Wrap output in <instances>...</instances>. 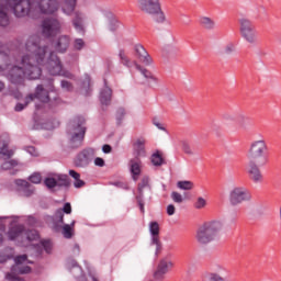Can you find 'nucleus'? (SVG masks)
<instances>
[{"label":"nucleus","instance_id":"39448f33","mask_svg":"<svg viewBox=\"0 0 281 281\" xmlns=\"http://www.w3.org/2000/svg\"><path fill=\"white\" fill-rule=\"evenodd\" d=\"M67 133L71 148H80L87 135V120L83 116H76L69 122Z\"/></svg>","mask_w":281,"mask_h":281},{"label":"nucleus","instance_id":"69168bd1","mask_svg":"<svg viewBox=\"0 0 281 281\" xmlns=\"http://www.w3.org/2000/svg\"><path fill=\"white\" fill-rule=\"evenodd\" d=\"M75 249H77V251H80V246L75 245Z\"/></svg>","mask_w":281,"mask_h":281},{"label":"nucleus","instance_id":"0e129e2a","mask_svg":"<svg viewBox=\"0 0 281 281\" xmlns=\"http://www.w3.org/2000/svg\"><path fill=\"white\" fill-rule=\"evenodd\" d=\"M2 243H3V235L0 234V245H2Z\"/></svg>","mask_w":281,"mask_h":281},{"label":"nucleus","instance_id":"6ab92c4d","mask_svg":"<svg viewBox=\"0 0 281 281\" xmlns=\"http://www.w3.org/2000/svg\"><path fill=\"white\" fill-rule=\"evenodd\" d=\"M69 45H71V37H69V35H60L53 43V46L58 54H65V52L69 49Z\"/></svg>","mask_w":281,"mask_h":281},{"label":"nucleus","instance_id":"2f4dec72","mask_svg":"<svg viewBox=\"0 0 281 281\" xmlns=\"http://www.w3.org/2000/svg\"><path fill=\"white\" fill-rule=\"evenodd\" d=\"M55 179H56V184L59 187V188H67L69 187V176L67 175H57L55 176Z\"/></svg>","mask_w":281,"mask_h":281},{"label":"nucleus","instance_id":"79ce46f5","mask_svg":"<svg viewBox=\"0 0 281 281\" xmlns=\"http://www.w3.org/2000/svg\"><path fill=\"white\" fill-rule=\"evenodd\" d=\"M44 183L49 190H52V188H56V176L54 178H46Z\"/></svg>","mask_w":281,"mask_h":281},{"label":"nucleus","instance_id":"c9c22d12","mask_svg":"<svg viewBox=\"0 0 281 281\" xmlns=\"http://www.w3.org/2000/svg\"><path fill=\"white\" fill-rule=\"evenodd\" d=\"M206 206H207V200L202 196L196 198L195 202L193 203V207L195 210H203Z\"/></svg>","mask_w":281,"mask_h":281},{"label":"nucleus","instance_id":"a211bd4d","mask_svg":"<svg viewBox=\"0 0 281 281\" xmlns=\"http://www.w3.org/2000/svg\"><path fill=\"white\" fill-rule=\"evenodd\" d=\"M135 57L146 67H150L153 64V57L148 54V50L142 44H136L134 46Z\"/></svg>","mask_w":281,"mask_h":281},{"label":"nucleus","instance_id":"5701e85b","mask_svg":"<svg viewBox=\"0 0 281 281\" xmlns=\"http://www.w3.org/2000/svg\"><path fill=\"white\" fill-rule=\"evenodd\" d=\"M130 172L133 181H137L139 179V175H142V159L132 158L130 160Z\"/></svg>","mask_w":281,"mask_h":281},{"label":"nucleus","instance_id":"a878e982","mask_svg":"<svg viewBox=\"0 0 281 281\" xmlns=\"http://www.w3.org/2000/svg\"><path fill=\"white\" fill-rule=\"evenodd\" d=\"M112 93H113V91L109 87H105L103 90H101V92H100L101 104L109 106V104H111Z\"/></svg>","mask_w":281,"mask_h":281},{"label":"nucleus","instance_id":"3c124183","mask_svg":"<svg viewBox=\"0 0 281 281\" xmlns=\"http://www.w3.org/2000/svg\"><path fill=\"white\" fill-rule=\"evenodd\" d=\"M117 27H120V21L112 20L110 23V31L115 32V30H117Z\"/></svg>","mask_w":281,"mask_h":281},{"label":"nucleus","instance_id":"4d7b16f0","mask_svg":"<svg viewBox=\"0 0 281 281\" xmlns=\"http://www.w3.org/2000/svg\"><path fill=\"white\" fill-rule=\"evenodd\" d=\"M137 203H138L142 214H144V200H142V195L137 196Z\"/></svg>","mask_w":281,"mask_h":281},{"label":"nucleus","instance_id":"6e6d98bb","mask_svg":"<svg viewBox=\"0 0 281 281\" xmlns=\"http://www.w3.org/2000/svg\"><path fill=\"white\" fill-rule=\"evenodd\" d=\"M183 153H186V155H194L192 147H190V145H188V144L183 145Z\"/></svg>","mask_w":281,"mask_h":281},{"label":"nucleus","instance_id":"4be33fe9","mask_svg":"<svg viewBox=\"0 0 281 281\" xmlns=\"http://www.w3.org/2000/svg\"><path fill=\"white\" fill-rule=\"evenodd\" d=\"M133 155L134 158L146 157V138H137L133 143Z\"/></svg>","mask_w":281,"mask_h":281},{"label":"nucleus","instance_id":"473e14b6","mask_svg":"<svg viewBox=\"0 0 281 281\" xmlns=\"http://www.w3.org/2000/svg\"><path fill=\"white\" fill-rule=\"evenodd\" d=\"M151 164L154 166H164L166 161L164 160V156L159 151H156L151 155Z\"/></svg>","mask_w":281,"mask_h":281},{"label":"nucleus","instance_id":"e433bc0d","mask_svg":"<svg viewBox=\"0 0 281 281\" xmlns=\"http://www.w3.org/2000/svg\"><path fill=\"white\" fill-rule=\"evenodd\" d=\"M8 144L9 142H4L2 147L0 148V155H3L4 157H12V155H14V150L12 149H8Z\"/></svg>","mask_w":281,"mask_h":281},{"label":"nucleus","instance_id":"7c9ffc66","mask_svg":"<svg viewBox=\"0 0 281 281\" xmlns=\"http://www.w3.org/2000/svg\"><path fill=\"white\" fill-rule=\"evenodd\" d=\"M76 225V221H72L71 224H65L63 226V236L64 238H71L74 236V227Z\"/></svg>","mask_w":281,"mask_h":281},{"label":"nucleus","instance_id":"de8ad7c7","mask_svg":"<svg viewBox=\"0 0 281 281\" xmlns=\"http://www.w3.org/2000/svg\"><path fill=\"white\" fill-rule=\"evenodd\" d=\"M234 52H236V46L234 44H227L224 48V54L228 55L229 54H234Z\"/></svg>","mask_w":281,"mask_h":281},{"label":"nucleus","instance_id":"603ef678","mask_svg":"<svg viewBox=\"0 0 281 281\" xmlns=\"http://www.w3.org/2000/svg\"><path fill=\"white\" fill-rule=\"evenodd\" d=\"M63 214H71V203L67 202L61 209Z\"/></svg>","mask_w":281,"mask_h":281},{"label":"nucleus","instance_id":"c85d7f7f","mask_svg":"<svg viewBox=\"0 0 281 281\" xmlns=\"http://www.w3.org/2000/svg\"><path fill=\"white\" fill-rule=\"evenodd\" d=\"M38 238H41V236L36 229L25 231L24 228L23 243H25V240L32 243V240H38Z\"/></svg>","mask_w":281,"mask_h":281},{"label":"nucleus","instance_id":"0eeeda50","mask_svg":"<svg viewBox=\"0 0 281 281\" xmlns=\"http://www.w3.org/2000/svg\"><path fill=\"white\" fill-rule=\"evenodd\" d=\"M267 153H269V146L266 139L254 140L248 149V159L256 161L258 166H267Z\"/></svg>","mask_w":281,"mask_h":281},{"label":"nucleus","instance_id":"49530a36","mask_svg":"<svg viewBox=\"0 0 281 281\" xmlns=\"http://www.w3.org/2000/svg\"><path fill=\"white\" fill-rule=\"evenodd\" d=\"M29 179H30L31 183H41V181H42L41 173H38V172L33 173Z\"/></svg>","mask_w":281,"mask_h":281},{"label":"nucleus","instance_id":"052dcab7","mask_svg":"<svg viewBox=\"0 0 281 281\" xmlns=\"http://www.w3.org/2000/svg\"><path fill=\"white\" fill-rule=\"evenodd\" d=\"M155 126H157V128H159L160 131H165L164 125H161V123H155Z\"/></svg>","mask_w":281,"mask_h":281},{"label":"nucleus","instance_id":"f8f14e48","mask_svg":"<svg viewBox=\"0 0 281 281\" xmlns=\"http://www.w3.org/2000/svg\"><path fill=\"white\" fill-rule=\"evenodd\" d=\"M251 191L245 187H234L228 195L231 205H240L251 201Z\"/></svg>","mask_w":281,"mask_h":281},{"label":"nucleus","instance_id":"f257e3e1","mask_svg":"<svg viewBox=\"0 0 281 281\" xmlns=\"http://www.w3.org/2000/svg\"><path fill=\"white\" fill-rule=\"evenodd\" d=\"M7 47L0 44V74H3L12 85H23L25 78L38 80L43 69H47L50 76H64L74 78L71 72L63 69L60 58L54 52H49V46L43 44L38 35H31L25 43V54L14 65L8 64L10 55L5 53Z\"/></svg>","mask_w":281,"mask_h":281},{"label":"nucleus","instance_id":"dca6fc26","mask_svg":"<svg viewBox=\"0 0 281 281\" xmlns=\"http://www.w3.org/2000/svg\"><path fill=\"white\" fill-rule=\"evenodd\" d=\"M258 166L260 165L257 161L249 160L246 167L247 175L254 183H261L262 181V172Z\"/></svg>","mask_w":281,"mask_h":281},{"label":"nucleus","instance_id":"f3484780","mask_svg":"<svg viewBox=\"0 0 281 281\" xmlns=\"http://www.w3.org/2000/svg\"><path fill=\"white\" fill-rule=\"evenodd\" d=\"M172 267H175V265L170 261V259H161L154 272V278L156 280H164V278H166V273H168Z\"/></svg>","mask_w":281,"mask_h":281},{"label":"nucleus","instance_id":"cd10ccee","mask_svg":"<svg viewBox=\"0 0 281 281\" xmlns=\"http://www.w3.org/2000/svg\"><path fill=\"white\" fill-rule=\"evenodd\" d=\"M200 25L204 29V30H215L216 29V22L207 16H203L200 19Z\"/></svg>","mask_w":281,"mask_h":281},{"label":"nucleus","instance_id":"aec40b11","mask_svg":"<svg viewBox=\"0 0 281 281\" xmlns=\"http://www.w3.org/2000/svg\"><path fill=\"white\" fill-rule=\"evenodd\" d=\"M149 232L151 234V245H156V254L161 250V241L159 240V223L150 222Z\"/></svg>","mask_w":281,"mask_h":281},{"label":"nucleus","instance_id":"864d4df0","mask_svg":"<svg viewBox=\"0 0 281 281\" xmlns=\"http://www.w3.org/2000/svg\"><path fill=\"white\" fill-rule=\"evenodd\" d=\"M94 166H98L99 168H104V159L100 157L94 158Z\"/></svg>","mask_w":281,"mask_h":281},{"label":"nucleus","instance_id":"c756f323","mask_svg":"<svg viewBox=\"0 0 281 281\" xmlns=\"http://www.w3.org/2000/svg\"><path fill=\"white\" fill-rule=\"evenodd\" d=\"M69 177H71L72 179H75L74 182V187L75 188H83L85 186V180L80 179V173H78V171L70 169L68 172Z\"/></svg>","mask_w":281,"mask_h":281},{"label":"nucleus","instance_id":"412c9836","mask_svg":"<svg viewBox=\"0 0 281 281\" xmlns=\"http://www.w3.org/2000/svg\"><path fill=\"white\" fill-rule=\"evenodd\" d=\"M25 226L14 225L8 231L9 240H18V243H23Z\"/></svg>","mask_w":281,"mask_h":281},{"label":"nucleus","instance_id":"72a5a7b5","mask_svg":"<svg viewBox=\"0 0 281 281\" xmlns=\"http://www.w3.org/2000/svg\"><path fill=\"white\" fill-rule=\"evenodd\" d=\"M177 188H179V190H193L194 182L189 181V180L178 181Z\"/></svg>","mask_w":281,"mask_h":281},{"label":"nucleus","instance_id":"a18cd8bd","mask_svg":"<svg viewBox=\"0 0 281 281\" xmlns=\"http://www.w3.org/2000/svg\"><path fill=\"white\" fill-rule=\"evenodd\" d=\"M74 47L75 49H78V50L82 49L85 47V40L76 38L74 43Z\"/></svg>","mask_w":281,"mask_h":281},{"label":"nucleus","instance_id":"bf43d9fd","mask_svg":"<svg viewBox=\"0 0 281 281\" xmlns=\"http://www.w3.org/2000/svg\"><path fill=\"white\" fill-rule=\"evenodd\" d=\"M223 120H226V121L233 120L232 114H224Z\"/></svg>","mask_w":281,"mask_h":281},{"label":"nucleus","instance_id":"f704fd0d","mask_svg":"<svg viewBox=\"0 0 281 281\" xmlns=\"http://www.w3.org/2000/svg\"><path fill=\"white\" fill-rule=\"evenodd\" d=\"M70 265V272L72 273V276H75V278H80V276H82V268H80V266H78V262H76L75 260H72Z\"/></svg>","mask_w":281,"mask_h":281},{"label":"nucleus","instance_id":"6e6552de","mask_svg":"<svg viewBox=\"0 0 281 281\" xmlns=\"http://www.w3.org/2000/svg\"><path fill=\"white\" fill-rule=\"evenodd\" d=\"M15 265L11 268V272L5 274L8 281H25V278L19 276H25L32 272V268L29 266H21L23 262H27V255H20L14 258Z\"/></svg>","mask_w":281,"mask_h":281},{"label":"nucleus","instance_id":"7ed1b4c3","mask_svg":"<svg viewBox=\"0 0 281 281\" xmlns=\"http://www.w3.org/2000/svg\"><path fill=\"white\" fill-rule=\"evenodd\" d=\"M30 0H0V25L8 27L10 25V18L8 10H12L13 14L19 19L30 16Z\"/></svg>","mask_w":281,"mask_h":281},{"label":"nucleus","instance_id":"c03bdc74","mask_svg":"<svg viewBox=\"0 0 281 281\" xmlns=\"http://www.w3.org/2000/svg\"><path fill=\"white\" fill-rule=\"evenodd\" d=\"M124 115H126V110H124V108H120L116 112L117 124H122V120H124Z\"/></svg>","mask_w":281,"mask_h":281},{"label":"nucleus","instance_id":"8fccbe9b","mask_svg":"<svg viewBox=\"0 0 281 281\" xmlns=\"http://www.w3.org/2000/svg\"><path fill=\"white\" fill-rule=\"evenodd\" d=\"M26 153L32 155V157H38V151L36 150V147H34V146H29L26 148Z\"/></svg>","mask_w":281,"mask_h":281},{"label":"nucleus","instance_id":"338daca9","mask_svg":"<svg viewBox=\"0 0 281 281\" xmlns=\"http://www.w3.org/2000/svg\"><path fill=\"white\" fill-rule=\"evenodd\" d=\"M49 85H53V81H52V80L49 81Z\"/></svg>","mask_w":281,"mask_h":281},{"label":"nucleus","instance_id":"37998d69","mask_svg":"<svg viewBox=\"0 0 281 281\" xmlns=\"http://www.w3.org/2000/svg\"><path fill=\"white\" fill-rule=\"evenodd\" d=\"M171 199L175 203H183V195L177 191L171 193Z\"/></svg>","mask_w":281,"mask_h":281},{"label":"nucleus","instance_id":"b1692460","mask_svg":"<svg viewBox=\"0 0 281 281\" xmlns=\"http://www.w3.org/2000/svg\"><path fill=\"white\" fill-rule=\"evenodd\" d=\"M65 213H63V209H59L55 212L54 216L52 217L53 221V229L55 232H58L63 227V224L65 223Z\"/></svg>","mask_w":281,"mask_h":281},{"label":"nucleus","instance_id":"20e7f679","mask_svg":"<svg viewBox=\"0 0 281 281\" xmlns=\"http://www.w3.org/2000/svg\"><path fill=\"white\" fill-rule=\"evenodd\" d=\"M221 229H223V222H205L196 228L194 239L198 245H210V243H214L218 238Z\"/></svg>","mask_w":281,"mask_h":281},{"label":"nucleus","instance_id":"9b49d317","mask_svg":"<svg viewBox=\"0 0 281 281\" xmlns=\"http://www.w3.org/2000/svg\"><path fill=\"white\" fill-rule=\"evenodd\" d=\"M42 36L44 38H54L57 34H60L63 30V23L58 18H46L42 21Z\"/></svg>","mask_w":281,"mask_h":281},{"label":"nucleus","instance_id":"09e8293b","mask_svg":"<svg viewBox=\"0 0 281 281\" xmlns=\"http://www.w3.org/2000/svg\"><path fill=\"white\" fill-rule=\"evenodd\" d=\"M61 89H65V91H72L74 86L71 85V82H69L67 80H63L61 81Z\"/></svg>","mask_w":281,"mask_h":281},{"label":"nucleus","instance_id":"680f3d73","mask_svg":"<svg viewBox=\"0 0 281 281\" xmlns=\"http://www.w3.org/2000/svg\"><path fill=\"white\" fill-rule=\"evenodd\" d=\"M5 89V85L3 83V81H0V92Z\"/></svg>","mask_w":281,"mask_h":281},{"label":"nucleus","instance_id":"2eb2a0df","mask_svg":"<svg viewBox=\"0 0 281 281\" xmlns=\"http://www.w3.org/2000/svg\"><path fill=\"white\" fill-rule=\"evenodd\" d=\"M93 159H95V149L86 148L77 154L74 164L76 168H87Z\"/></svg>","mask_w":281,"mask_h":281},{"label":"nucleus","instance_id":"423d86ee","mask_svg":"<svg viewBox=\"0 0 281 281\" xmlns=\"http://www.w3.org/2000/svg\"><path fill=\"white\" fill-rule=\"evenodd\" d=\"M137 8L144 14L156 16L157 23H166V13L161 9V0H138Z\"/></svg>","mask_w":281,"mask_h":281},{"label":"nucleus","instance_id":"ea45409f","mask_svg":"<svg viewBox=\"0 0 281 281\" xmlns=\"http://www.w3.org/2000/svg\"><path fill=\"white\" fill-rule=\"evenodd\" d=\"M89 87H91V77L86 75L85 80L82 82V89H85V95H89Z\"/></svg>","mask_w":281,"mask_h":281},{"label":"nucleus","instance_id":"f03ea898","mask_svg":"<svg viewBox=\"0 0 281 281\" xmlns=\"http://www.w3.org/2000/svg\"><path fill=\"white\" fill-rule=\"evenodd\" d=\"M30 5L31 10L29 14L34 12H41L42 14H55V12H58L59 8L66 16H71L74 14L72 25L75 30L80 34H85V13L76 11L78 0H61L60 2H58V0H35L33 2L30 1Z\"/></svg>","mask_w":281,"mask_h":281},{"label":"nucleus","instance_id":"e2e57ef3","mask_svg":"<svg viewBox=\"0 0 281 281\" xmlns=\"http://www.w3.org/2000/svg\"><path fill=\"white\" fill-rule=\"evenodd\" d=\"M13 95H14V98L19 99V98H21V92H14Z\"/></svg>","mask_w":281,"mask_h":281},{"label":"nucleus","instance_id":"bb28decb","mask_svg":"<svg viewBox=\"0 0 281 281\" xmlns=\"http://www.w3.org/2000/svg\"><path fill=\"white\" fill-rule=\"evenodd\" d=\"M18 186H22V194L23 196H32L34 194V186L30 184V182L25 180H20Z\"/></svg>","mask_w":281,"mask_h":281},{"label":"nucleus","instance_id":"a19ab883","mask_svg":"<svg viewBox=\"0 0 281 281\" xmlns=\"http://www.w3.org/2000/svg\"><path fill=\"white\" fill-rule=\"evenodd\" d=\"M41 245L43 247V249L46 251V254H52V240L46 239V240H42Z\"/></svg>","mask_w":281,"mask_h":281},{"label":"nucleus","instance_id":"774afa93","mask_svg":"<svg viewBox=\"0 0 281 281\" xmlns=\"http://www.w3.org/2000/svg\"><path fill=\"white\" fill-rule=\"evenodd\" d=\"M36 109H38V105H36Z\"/></svg>","mask_w":281,"mask_h":281},{"label":"nucleus","instance_id":"393cba45","mask_svg":"<svg viewBox=\"0 0 281 281\" xmlns=\"http://www.w3.org/2000/svg\"><path fill=\"white\" fill-rule=\"evenodd\" d=\"M250 124H251V120L249 119V116L243 113L237 115L236 125L238 126V128H240V131L247 130V126H249Z\"/></svg>","mask_w":281,"mask_h":281},{"label":"nucleus","instance_id":"5fc2aeb1","mask_svg":"<svg viewBox=\"0 0 281 281\" xmlns=\"http://www.w3.org/2000/svg\"><path fill=\"white\" fill-rule=\"evenodd\" d=\"M175 212H177V209L175 207V205L173 204H169L167 206V214H168V216H173Z\"/></svg>","mask_w":281,"mask_h":281},{"label":"nucleus","instance_id":"1a4fd4ad","mask_svg":"<svg viewBox=\"0 0 281 281\" xmlns=\"http://www.w3.org/2000/svg\"><path fill=\"white\" fill-rule=\"evenodd\" d=\"M239 32L244 41L249 45H256L258 43V31L256 25L249 19L241 18L239 20Z\"/></svg>","mask_w":281,"mask_h":281},{"label":"nucleus","instance_id":"9d476101","mask_svg":"<svg viewBox=\"0 0 281 281\" xmlns=\"http://www.w3.org/2000/svg\"><path fill=\"white\" fill-rule=\"evenodd\" d=\"M119 58H120L121 65H123L124 67H127V69H133V67H135V69H137V71H139L142 76L146 78V80H154V82H157V78L153 76V72L144 68L136 60L131 59L130 56L126 55V52L124 49H120Z\"/></svg>","mask_w":281,"mask_h":281},{"label":"nucleus","instance_id":"4c0bfd02","mask_svg":"<svg viewBox=\"0 0 281 281\" xmlns=\"http://www.w3.org/2000/svg\"><path fill=\"white\" fill-rule=\"evenodd\" d=\"M150 179L148 177H143L140 182L138 183V192L142 196L143 192H144V188H148V183H149Z\"/></svg>","mask_w":281,"mask_h":281},{"label":"nucleus","instance_id":"13d9d810","mask_svg":"<svg viewBox=\"0 0 281 281\" xmlns=\"http://www.w3.org/2000/svg\"><path fill=\"white\" fill-rule=\"evenodd\" d=\"M102 150H103V153H105V154L111 153V150H112L111 145H103Z\"/></svg>","mask_w":281,"mask_h":281},{"label":"nucleus","instance_id":"4468645a","mask_svg":"<svg viewBox=\"0 0 281 281\" xmlns=\"http://www.w3.org/2000/svg\"><path fill=\"white\" fill-rule=\"evenodd\" d=\"M200 281H232V279H229V271L225 267L217 266L214 271L203 272Z\"/></svg>","mask_w":281,"mask_h":281},{"label":"nucleus","instance_id":"58836bf2","mask_svg":"<svg viewBox=\"0 0 281 281\" xmlns=\"http://www.w3.org/2000/svg\"><path fill=\"white\" fill-rule=\"evenodd\" d=\"M15 166H19V161L16 160H8L4 161L1 166L2 170H12V168H15Z\"/></svg>","mask_w":281,"mask_h":281},{"label":"nucleus","instance_id":"ddd939ff","mask_svg":"<svg viewBox=\"0 0 281 281\" xmlns=\"http://www.w3.org/2000/svg\"><path fill=\"white\" fill-rule=\"evenodd\" d=\"M34 100H40V102H49V93L45 88H43V85H38L35 89V93H31L25 98L24 103H18L15 105V111L21 112L30 102H34Z\"/></svg>","mask_w":281,"mask_h":281}]
</instances>
